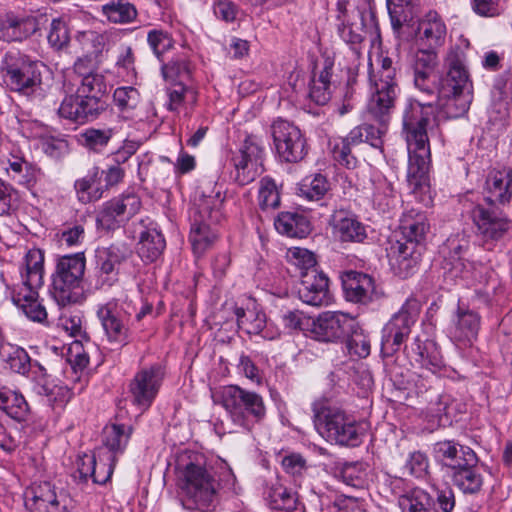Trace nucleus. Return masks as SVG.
Masks as SVG:
<instances>
[{"label": "nucleus", "instance_id": "nucleus-49", "mask_svg": "<svg viewBox=\"0 0 512 512\" xmlns=\"http://www.w3.org/2000/svg\"><path fill=\"white\" fill-rule=\"evenodd\" d=\"M33 390L36 394L46 398L47 403L53 408H63L71 398V392L67 386L56 385L46 381L37 382Z\"/></svg>", "mask_w": 512, "mask_h": 512}, {"label": "nucleus", "instance_id": "nucleus-36", "mask_svg": "<svg viewBox=\"0 0 512 512\" xmlns=\"http://www.w3.org/2000/svg\"><path fill=\"white\" fill-rule=\"evenodd\" d=\"M419 38L428 48L434 50L444 44L446 26L435 11H430L419 24Z\"/></svg>", "mask_w": 512, "mask_h": 512}, {"label": "nucleus", "instance_id": "nucleus-51", "mask_svg": "<svg viewBox=\"0 0 512 512\" xmlns=\"http://www.w3.org/2000/svg\"><path fill=\"white\" fill-rule=\"evenodd\" d=\"M280 192L275 181L264 177L259 182L258 203L263 211L275 210L280 206Z\"/></svg>", "mask_w": 512, "mask_h": 512}, {"label": "nucleus", "instance_id": "nucleus-11", "mask_svg": "<svg viewBox=\"0 0 512 512\" xmlns=\"http://www.w3.org/2000/svg\"><path fill=\"white\" fill-rule=\"evenodd\" d=\"M86 260L83 253L66 255L59 259L53 274L51 295L60 306L76 301L78 288L84 276Z\"/></svg>", "mask_w": 512, "mask_h": 512}, {"label": "nucleus", "instance_id": "nucleus-53", "mask_svg": "<svg viewBox=\"0 0 512 512\" xmlns=\"http://www.w3.org/2000/svg\"><path fill=\"white\" fill-rule=\"evenodd\" d=\"M113 128H88L82 134L83 145L94 152H101L114 135Z\"/></svg>", "mask_w": 512, "mask_h": 512}, {"label": "nucleus", "instance_id": "nucleus-48", "mask_svg": "<svg viewBox=\"0 0 512 512\" xmlns=\"http://www.w3.org/2000/svg\"><path fill=\"white\" fill-rule=\"evenodd\" d=\"M402 512H437L434 499L420 488H415L399 499Z\"/></svg>", "mask_w": 512, "mask_h": 512}, {"label": "nucleus", "instance_id": "nucleus-62", "mask_svg": "<svg viewBox=\"0 0 512 512\" xmlns=\"http://www.w3.org/2000/svg\"><path fill=\"white\" fill-rule=\"evenodd\" d=\"M169 102L167 107L170 111L177 112L186 99L196 101V92L181 83L174 85L168 92Z\"/></svg>", "mask_w": 512, "mask_h": 512}, {"label": "nucleus", "instance_id": "nucleus-2", "mask_svg": "<svg viewBox=\"0 0 512 512\" xmlns=\"http://www.w3.org/2000/svg\"><path fill=\"white\" fill-rule=\"evenodd\" d=\"M179 487L182 491V503L188 510L208 511L215 507L220 490H231L235 476L230 470L223 473V479L217 481L205 464L197 458L183 467L179 464Z\"/></svg>", "mask_w": 512, "mask_h": 512}, {"label": "nucleus", "instance_id": "nucleus-60", "mask_svg": "<svg viewBox=\"0 0 512 512\" xmlns=\"http://www.w3.org/2000/svg\"><path fill=\"white\" fill-rule=\"evenodd\" d=\"M139 100L140 94L138 90L131 86L118 87L113 93V101L122 111L136 108Z\"/></svg>", "mask_w": 512, "mask_h": 512}, {"label": "nucleus", "instance_id": "nucleus-1", "mask_svg": "<svg viewBox=\"0 0 512 512\" xmlns=\"http://www.w3.org/2000/svg\"><path fill=\"white\" fill-rule=\"evenodd\" d=\"M433 102L410 99L402 114V134L408 150L407 182L416 200L428 206L432 202L430 169L431 151L427 132L430 117L437 110L445 119L464 116L473 99L472 91L437 89Z\"/></svg>", "mask_w": 512, "mask_h": 512}, {"label": "nucleus", "instance_id": "nucleus-8", "mask_svg": "<svg viewBox=\"0 0 512 512\" xmlns=\"http://www.w3.org/2000/svg\"><path fill=\"white\" fill-rule=\"evenodd\" d=\"M469 216L477 239L488 250H491L510 228L507 215L490 197H485L482 203L475 204L469 211Z\"/></svg>", "mask_w": 512, "mask_h": 512}, {"label": "nucleus", "instance_id": "nucleus-31", "mask_svg": "<svg viewBox=\"0 0 512 512\" xmlns=\"http://www.w3.org/2000/svg\"><path fill=\"white\" fill-rule=\"evenodd\" d=\"M234 314L238 327L249 335H261L264 339L273 340L279 336V332H272L266 326V315L264 312L252 309L235 307Z\"/></svg>", "mask_w": 512, "mask_h": 512}, {"label": "nucleus", "instance_id": "nucleus-24", "mask_svg": "<svg viewBox=\"0 0 512 512\" xmlns=\"http://www.w3.org/2000/svg\"><path fill=\"white\" fill-rule=\"evenodd\" d=\"M97 316L109 342L120 346L129 343L128 317L117 308L116 303L109 302L100 307Z\"/></svg>", "mask_w": 512, "mask_h": 512}, {"label": "nucleus", "instance_id": "nucleus-41", "mask_svg": "<svg viewBox=\"0 0 512 512\" xmlns=\"http://www.w3.org/2000/svg\"><path fill=\"white\" fill-rule=\"evenodd\" d=\"M165 239L156 228H148L140 234L138 254L145 262H154L165 248Z\"/></svg>", "mask_w": 512, "mask_h": 512}, {"label": "nucleus", "instance_id": "nucleus-3", "mask_svg": "<svg viewBox=\"0 0 512 512\" xmlns=\"http://www.w3.org/2000/svg\"><path fill=\"white\" fill-rule=\"evenodd\" d=\"M429 228L423 212L410 209L403 213L399 226L402 238L388 250L390 265L399 277H408L420 262Z\"/></svg>", "mask_w": 512, "mask_h": 512}, {"label": "nucleus", "instance_id": "nucleus-9", "mask_svg": "<svg viewBox=\"0 0 512 512\" xmlns=\"http://www.w3.org/2000/svg\"><path fill=\"white\" fill-rule=\"evenodd\" d=\"M42 63L20 52H8L3 61L4 82L15 92L30 96L41 89Z\"/></svg>", "mask_w": 512, "mask_h": 512}, {"label": "nucleus", "instance_id": "nucleus-34", "mask_svg": "<svg viewBox=\"0 0 512 512\" xmlns=\"http://www.w3.org/2000/svg\"><path fill=\"white\" fill-rule=\"evenodd\" d=\"M469 248V240L465 235H454L449 237L441 248L444 257V268L450 266L454 276H458L464 269V257Z\"/></svg>", "mask_w": 512, "mask_h": 512}, {"label": "nucleus", "instance_id": "nucleus-58", "mask_svg": "<svg viewBox=\"0 0 512 512\" xmlns=\"http://www.w3.org/2000/svg\"><path fill=\"white\" fill-rule=\"evenodd\" d=\"M147 42L158 58L174 46V40L171 35L162 29L150 30L147 34Z\"/></svg>", "mask_w": 512, "mask_h": 512}, {"label": "nucleus", "instance_id": "nucleus-27", "mask_svg": "<svg viewBox=\"0 0 512 512\" xmlns=\"http://www.w3.org/2000/svg\"><path fill=\"white\" fill-rule=\"evenodd\" d=\"M330 225L333 235L342 243H362L367 238L364 224L347 211H335Z\"/></svg>", "mask_w": 512, "mask_h": 512}, {"label": "nucleus", "instance_id": "nucleus-21", "mask_svg": "<svg viewBox=\"0 0 512 512\" xmlns=\"http://www.w3.org/2000/svg\"><path fill=\"white\" fill-rule=\"evenodd\" d=\"M262 148L254 137H247L238 152L232 157L235 168V181L244 186L252 182L257 175L258 161L262 156Z\"/></svg>", "mask_w": 512, "mask_h": 512}, {"label": "nucleus", "instance_id": "nucleus-44", "mask_svg": "<svg viewBox=\"0 0 512 512\" xmlns=\"http://www.w3.org/2000/svg\"><path fill=\"white\" fill-rule=\"evenodd\" d=\"M0 409L17 422L25 421L29 415L23 395L7 388H0Z\"/></svg>", "mask_w": 512, "mask_h": 512}, {"label": "nucleus", "instance_id": "nucleus-59", "mask_svg": "<svg viewBox=\"0 0 512 512\" xmlns=\"http://www.w3.org/2000/svg\"><path fill=\"white\" fill-rule=\"evenodd\" d=\"M47 39L49 44L56 50H61L66 47L70 41L67 24L59 18L53 19L50 24Z\"/></svg>", "mask_w": 512, "mask_h": 512}, {"label": "nucleus", "instance_id": "nucleus-7", "mask_svg": "<svg viewBox=\"0 0 512 512\" xmlns=\"http://www.w3.org/2000/svg\"><path fill=\"white\" fill-rule=\"evenodd\" d=\"M314 424L319 434L331 443L356 447L362 442V425L340 409L322 408L315 414Z\"/></svg>", "mask_w": 512, "mask_h": 512}, {"label": "nucleus", "instance_id": "nucleus-47", "mask_svg": "<svg viewBox=\"0 0 512 512\" xmlns=\"http://www.w3.org/2000/svg\"><path fill=\"white\" fill-rule=\"evenodd\" d=\"M388 123H378V126L364 123L349 132V139L354 144L366 142L374 148H381L383 145V136L386 133Z\"/></svg>", "mask_w": 512, "mask_h": 512}, {"label": "nucleus", "instance_id": "nucleus-32", "mask_svg": "<svg viewBox=\"0 0 512 512\" xmlns=\"http://www.w3.org/2000/svg\"><path fill=\"white\" fill-rule=\"evenodd\" d=\"M468 452L476 454L469 446L461 445L454 440H442L436 442L432 447L434 459L443 467L452 472L457 465H462Z\"/></svg>", "mask_w": 512, "mask_h": 512}, {"label": "nucleus", "instance_id": "nucleus-64", "mask_svg": "<svg viewBox=\"0 0 512 512\" xmlns=\"http://www.w3.org/2000/svg\"><path fill=\"white\" fill-rule=\"evenodd\" d=\"M405 469L412 476L422 477L428 469L427 456L420 451L410 453L406 460Z\"/></svg>", "mask_w": 512, "mask_h": 512}, {"label": "nucleus", "instance_id": "nucleus-43", "mask_svg": "<svg viewBox=\"0 0 512 512\" xmlns=\"http://www.w3.org/2000/svg\"><path fill=\"white\" fill-rule=\"evenodd\" d=\"M100 182V170L98 167L91 168L87 174L74 183V190L77 199L83 203H91L102 197V191L97 185Z\"/></svg>", "mask_w": 512, "mask_h": 512}, {"label": "nucleus", "instance_id": "nucleus-61", "mask_svg": "<svg viewBox=\"0 0 512 512\" xmlns=\"http://www.w3.org/2000/svg\"><path fill=\"white\" fill-rule=\"evenodd\" d=\"M435 72L413 70L414 87L423 96L434 97L438 85H436Z\"/></svg>", "mask_w": 512, "mask_h": 512}, {"label": "nucleus", "instance_id": "nucleus-14", "mask_svg": "<svg viewBox=\"0 0 512 512\" xmlns=\"http://www.w3.org/2000/svg\"><path fill=\"white\" fill-rule=\"evenodd\" d=\"M70 498L63 489L44 481L25 490L24 503L30 512H68Z\"/></svg>", "mask_w": 512, "mask_h": 512}, {"label": "nucleus", "instance_id": "nucleus-37", "mask_svg": "<svg viewBox=\"0 0 512 512\" xmlns=\"http://www.w3.org/2000/svg\"><path fill=\"white\" fill-rule=\"evenodd\" d=\"M266 498L270 508L275 512H305V506L299 500L297 493L280 483L269 487Z\"/></svg>", "mask_w": 512, "mask_h": 512}, {"label": "nucleus", "instance_id": "nucleus-39", "mask_svg": "<svg viewBox=\"0 0 512 512\" xmlns=\"http://www.w3.org/2000/svg\"><path fill=\"white\" fill-rule=\"evenodd\" d=\"M9 369L17 374L26 376L33 366L37 367L42 375H45V368L37 361H32L27 351L19 346L8 344L6 352L1 355Z\"/></svg>", "mask_w": 512, "mask_h": 512}, {"label": "nucleus", "instance_id": "nucleus-63", "mask_svg": "<svg viewBox=\"0 0 512 512\" xmlns=\"http://www.w3.org/2000/svg\"><path fill=\"white\" fill-rule=\"evenodd\" d=\"M437 66V54L435 50L419 49L412 63V70L435 72Z\"/></svg>", "mask_w": 512, "mask_h": 512}, {"label": "nucleus", "instance_id": "nucleus-6", "mask_svg": "<svg viewBox=\"0 0 512 512\" xmlns=\"http://www.w3.org/2000/svg\"><path fill=\"white\" fill-rule=\"evenodd\" d=\"M26 272L22 274V287L13 295V302L32 321L44 322L47 318L45 307L38 302L37 289L43 281V255L40 250L28 251L25 257Z\"/></svg>", "mask_w": 512, "mask_h": 512}, {"label": "nucleus", "instance_id": "nucleus-46", "mask_svg": "<svg viewBox=\"0 0 512 512\" xmlns=\"http://www.w3.org/2000/svg\"><path fill=\"white\" fill-rule=\"evenodd\" d=\"M112 33L109 31L97 32L93 30L82 31L77 35V41L82 50L98 60L102 52L112 40Z\"/></svg>", "mask_w": 512, "mask_h": 512}, {"label": "nucleus", "instance_id": "nucleus-16", "mask_svg": "<svg viewBox=\"0 0 512 512\" xmlns=\"http://www.w3.org/2000/svg\"><path fill=\"white\" fill-rule=\"evenodd\" d=\"M107 109V103L102 98L86 94H71L65 96L58 108L60 117L77 124L95 121Z\"/></svg>", "mask_w": 512, "mask_h": 512}, {"label": "nucleus", "instance_id": "nucleus-17", "mask_svg": "<svg viewBox=\"0 0 512 512\" xmlns=\"http://www.w3.org/2000/svg\"><path fill=\"white\" fill-rule=\"evenodd\" d=\"M141 206L140 198L134 193L122 194L105 202L97 212L96 224L104 230H115L135 215Z\"/></svg>", "mask_w": 512, "mask_h": 512}, {"label": "nucleus", "instance_id": "nucleus-12", "mask_svg": "<svg viewBox=\"0 0 512 512\" xmlns=\"http://www.w3.org/2000/svg\"><path fill=\"white\" fill-rule=\"evenodd\" d=\"M132 250L126 243H112L95 250L96 287L111 288L119 281L120 270L132 257Z\"/></svg>", "mask_w": 512, "mask_h": 512}, {"label": "nucleus", "instance_id": "nucleus-30", "mask_svg": "<svg viewBox=\"0 0 512 512\" xmlns=\"http://www.w3.org/2000/svg\"><path fill=\"white\" fill-rule=\"evenodd\" d=\"M38 29V21L33 16L7 13L0 17V39L4 41H22L33 35Z\"/></svg>", "mask_w": 512, "mask_h": 512}, {"label": "nucleus", "instance_id": "nucleus-23", "mask_svg": "<svg viewBox=\"0 0 512 512\" xmlns=\"http://www.w3.org/2000/svg\"><path fill=\"white\" fill-rule=\"evenodd\" d=\"M367 105L368 114L378 123H388L399 94L397 82L376 81Z\"/></svg>", "mask_w": 512, "mask_h": 512}, {"label": "nucleus", "instance_id": "nucleus-18", "mask_svg": "<svg viewBox=\"0 0 512 512\" xmlns=\"http://www.w3.org/2000/svg\"><path fill=\"white\" fill-rule=\"evenodd\" d=\"M446 91H472V82L466 65V55L459 47H451L444 58V72L438 88Z\"/></svg>", "mask_w": 512, "mask_h": 512}, {"label": "nucleus", "instance_id": "nucleus-5", "mask_svg": "<svg viewBox=\"0 0 512 512\" xmlns=\"http://www.w3.org/2000/svg\"><path fill=\"white\" fill-rule=\"evenodd\" d=\"M217 399L233 423L248 431L266 415L263 397L238 385L224 386L218 392Z\"/></svg>", "mask_w": 512, "mask_h": 512}, {"label": "nucleus", "instance_id": "nucleus-26", "mask_svg": "<svg viewBox=\"0 0 512 512\" xmlns=\"http://www.w3.org/2000/svg\"><path fill=\"white\" fill-rule=\"evenodd\" d=\"M404 353L411 363H416L433 373L440 370L444 363L438 345L432 340L415 337L409 345L404 346Z\"/></svg>", "mask_w": 512, "mask_h": 512}, {"label": "nucleus", "instance_id": "nucleus-40", "mask_svg": "<svg viewBox=\"0 0 512 512\" xmlns=\"http://www.w3.org/2000/svg\"><path fill=\"white\" fill-rule=\"evenodd\" d=\"M276 230L288 237L303 238L310 232L307 218L296 212H282L274 222Z\"/></svg>", "mask_w": 512, "mask_h": 512}, {"label": "nucleus", "instance_id": "nucleus-57", "mask_svg": "<svg viewBox=\"0 0 512 512\" xmlns=\"http://www.w3.org/2000/svg\"><path fill=\"white\" fill-rule=\"evenodd\" d=\"M288 259L289 261L299 269V276L301 277V272H309L310 270H318L316 266V258L315 255L304 248L293 247L288 250Z\"/></svg>", "mask_w": 512, "mask_h": 512}, {"label": "nucleus", "instance_id": "nucleus-29", "mask_svg": "<svg viewBox=\"0 0 512 512\" xmlns=\"http://www.w3.org/2000/svg\"><path fill=\"white\" fill-rule=\"evenodd\" d=\"M368 14L371 21L375 23V13L369 9L368 11H357L351 14L339 4V14L337 20L340 22L337 27L338 35L347 44L357 45L363 41L361 34L364 24V16Z\"/></svg>", "mask_w": 512, "mask_h": 512}, {"label": "nucleus", "instance_id": "nucleus-19", "mask_svg": "<svg viewBox=\"0 0 512 512\" xmlns=\"http://www.w3.org/2000/svg\"><path fill=\"white\" fill-rule=\"evenodd\" d=\"M164 378V371L158 364L139 370L129 384L134 405L148 409L156 398Z\"/></svg>", "mask_w": 512, "mask_h": 512}, {"label": "nucleus", "instance_id": "nucleus-42", "mask_svg": "<svg viewBox=\"0 0 512 512\" xmlns=\"http://www.w3.org/2000/svg\"><path fill=\"white\" fill-rule=\"evenodd\" d=\"M101 12L113 24H130L138 16L137 8L128 0H110L101 6Z\"/></svg>", "mask_w": 512, "mask_h": 512}, {"label": "nucleus", "instance_id": "nucleus-20", "mask_svg": "<svg viewBox=\"0 0 512 512\" xmlns=\"http://www.w3.org/2000/svg\"><path fill=\"white\" fill-rule=\"evenodd\" d=\"M297 294L303 303L311 306H326L332 302L329 279L319 270L301 272Z\"/></svg>", "mask_w": 512, "mask_h": 512}, {"label": "nucleus", "instance_id": "nucleus-35", "mask_svg": "<svg viewBox=\"0 0 512 512\" xmlns=\"http://www.w3.org/2000/svg\"><path fill=\"white\" fill-rule=\"evenodd\" d=\"M485 189L494 203H508L512 196V169L492 170L487 176Z\"/></svg>", "mask_w": 512, "mask_h": 512}, {"label": "nucleus", "instance_id": "nucleus-38", "mask_svg": "<svg viewBox=\"0 0 512 512\" xmlns=\"http://www.w3.org/2000/svg\"><path fill=\"white\" fill-rule=\"evenodd\" d=\"M132 428L124 424H112L103 429V445L107 451L99 450V453L105 459L106 455L111 454L116 458V454L122 453L125 449Z\"/></svg>", "mask_w": 512, "mask_h": 512}, {"label": "nucleus", "instance_id": "nucleus-22", "mask_svg": "<svg viewBox=\"0 0 512 512\" xmlns=\"http://www.w3.org/2000/svg\"><path fill=\"white\" fill-rule=\"evenodd\" d=\"M464 463L457 465L456 469L449 472L451 481L464 495H477L482 491L484 476L479 467L477 454L468 452Z\"/></svg>", "mask_w": 512, "mask_h": 512}, {"label": "nucleus", "instance_id": "nucleus-54", "mask_svg": "<svg viewBox=\"0 0 512 512\" xmlns=\"http://www.w3.org/2000/svg\"><path fill=\"white\" fill-rule=\"evenodd\" d=\"M368 468L364 462L346 463L341 470V477L347 485L363 488L368 482Z\"/></svg>", "mask_w": 512, "mask_h": 512}, {"label": "nucleus", "instance_id": "nucleus-55", "mask_svg": "<svg viewBox=\"0 0 512 512\" xmlns=\"http://www.w3.org/2000/svg\"><path fill=\"white\" fill-rule=\"evenodd\" d=\"M106 89L107 85L104 76L99 73L89 72L87 75H83L81 84L76 92L102 98L101 96L106 93Z\"/></svg>", "mask_w": 512, "mask_h": 512}, {"label": "nucleus", "instance_id": "nucleus-15", "mask_svg": "<svg viewBox=\"0 0 512 512\" xmlns=\"http://www.w3.org/2000/svg\"><path fill=\"white\" fill-rule=\"evenodd\" d=\"M356 328V318L340 311L320 313L311 325L313 339L321 342H343L349 332Z\"/></svg>", "mask_w": 512, "mask_h": 512}, {"label": "nucleus", "instance_id": "nucleus-4", "mask_svg": "<svg viewBox=\"0 0 512 512\" xmlns=\"http://www.w3.org/2000/svg\"><path fill=\"white\" fill-rule=\"evenodd\" d=\"M223 197L220 190L202 189L191 210L190 242L195 254H203L217 238L216 225L223 218Z\"/></svg>", "mask_w": 512, "mask_h": 512}, {"label": "nucleus", "instance_id": "nucleus-52", "mask_svg": "<svg viewBox=\"0 0 512 512\" xmlns=\"http://www.w3.org/2000/svg\"><path fill=\"white\" fill-rule=\"evenodd\" d=\"M347 351L352 356L366 358L370 354V340L356 321V328L344 339Z\"/></svg>", "mask_w": 512, "mask_h": 512}, {"label": "nucleus", "instance_id": "nucleus-13", "mask_svg": "<svg viewBox=\"0 0 512 512\" xmlns=\"http://www.w3.org/2000/svg\"><path fill=\"white\" fill-rule=\"evenodd\" d=\"M271 134L276 153L281 161L297 163L307 155L306 138L294 123L279 118L272 123Z\"/></svg>", "mask_w": 512, "mask_h": 512}, {"label": "nucleus", "instance_id": "nucleus-56", "mask_svg": "<svg viewBox=\"0 0 512 512\" xmlns=\"http://www.w3.org/2000/svg\"><path fill=\"white\" fill-rule=\"evenodd\" d=\"M352 145L355 144L351 139H349L348 134L347 137L342 138L336 142L332 149L334 160L347 169H353L357 165V158L352 154L351 151Z\"/></svg>", "mask_w": 512, "mask_h": 512}, {"label": "nucleus", "instance_id": "nucleus-28", "mask_svg": "<svg viewBox=\"0 0 512 512\" xmlns=\"http://www.w3.org/2000/svg\"><path fill=\"white\" fill-rule=\"evenodd\" d=\"M98 457L99 467L103 469V475L95 474L97 463L96 457L84 455L79 457L77 461V470L73 474L74 480L78 483H87L88 479L91 478L94 484H105L113 474L115 457L108 454L104 459L100 453H98Z\"/></svg>", "mask_w": 512, "mask_h": 512}, {"label": "nucleus", "instance_id": "nucleus-33", "mask_svg": "<svg viewBox=\"0 0 512 512\" xmlns=\"http://www.w3.org/2000/svg\"><path fill=\"white\" fill-rule=\"evenodd\" d=\"M480 325L481 317L477 312L458 306L453 338L463 345H470L477 339Z\"/></svg>", "mask_w": 512, "mask_h": 512}, {"label": "nucleus", "instance_id": "nucleus-10", "mask_svg": "<svg viewBox=\"0 0 512 512\" xmlns=\"http://www.w3.org/2000/svg\"><path fill=\"white\" fill-rule=\"evenodd\" d=\"M420 313V303L414 298H409L385 324L381 336L382 357H392L400 351L411 333L412 326L416 323Z\"/></svg>", "mask_w": 512, "mask_h": 512}, {"label": "nucleus", "instance_id": "nucleus-50", "mask_svg": "<svg viewBox=\"0 0 512 512\" xmlns=\"http://www.w3.org/2000/svg\"><path fill=\"white\" fill-rule=\"evenodd\" d=\"M329 189L330 184L327 178L322 174L306 176L298 187L299 195L310 201L322 199Z\"/></svg>", "mask_w": 512, "mask_h": 512}, {"label": "nucleus", "instance_id": "nucleus-45", "mask_svg": "<svg viewBox=\"0 0 512 512\" xmlns=\"http://www.w3.org/2000/svg\"><path fill=\"white\" fill-rule=\"evenodd\" d=\"M333 63L326 60L318 77L314 76L310 82L309 97L317 105H325L331 98V77Z\"/></svg>", "mask_w": 512, "mask_h": 512}, {"label": "nucleus", "instance_id": "nucleus-25", "mask_svg": "<svg viewBox=\"0 0 512 512\" xmlns=\"http://www.w3.org/2000/svg\"><path fill=\"white\" fill-rule=\"evenodd\" d=\"M342 286L346 300L353 303L368 304L379 297L374 279L362 272H345Z\"/></svg>", "mask_w": 512, "mask_h": 512}]
</instances>
